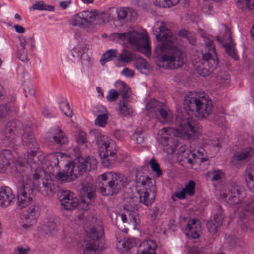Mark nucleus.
Returning a JSON list of instances; mask_svg holds the SVG:
<instances>
[{"mask_svg": "<svg viewBox=\"0 0 254 254\" xmlns=\"http://www.w3.org/2000/svg\"><path fill=\"white\" fill-rule=\"evenodd\" d=\"M2 134L10 143L20 137L22 144L30 150L24 161L18 160L15 165L16 176L21 183L17 194L18 207L22 209L32 202L34 189L44 195H53L57 190V185L52 180L43 178L45 172L39 164V147L31 128L24 127L19 120H13L5 124Z\"/></svg>", "mask_w": 254, "mask_h": 254, "instance_id": "nucleus-1", "label": "nucleus"}, {"mask_svg": "<svg viewBox=\"0 0 254 254\" xmlns=\"http://www.w3.org/2000/svg\"><path fill=\"white\" fill-rule=\"evenodd\" d=\"M157 25L159 33L156 34V38L160 43L154 49V57L160 62L166 63L165 66L169 68L181 67L184 64L185 54L177 46L179 40L164 22H159Z\"/></svg>", "mask_w": 254, "mask_h": 254, "instance_id": "nucleus-2", "label": "nucleus"}, {"mask_svg": "<svg viewBox=\"0 0 254 254\" xmlns=\"http://www.w3.org/2000/svg\"><path fill=\"white\" fill-rule=\"evenodd\" d=\"M62 155L61 153L51 154L47 163V173L56 176L59 181L69 182L74 180L86 171L94 170L97 168V161L95 158L79 157L73 161L66 164L64 170L61 172L59 163L61 160H59V158L62 159Z\"/></svg>", "mask_w": 254, "mask_h": 254, "instance_id": "nucleus-3", "label": "nucleus"}, {"mask_svg": "<svg viewBox=\"0 0 254 254\" xmlns=\"http://www.w3.org/2000/svg\"><path fill=\"white\" fill-rule=\"evenodd\" d=\"M199 129L195 120L191 118H182L177 128L163 127L159 131L162 135L158 138V141L163 149L167 154H172L178 146L177 140L173 137H180L184 139H190L192 136H197Z\"/></svg>", "mask_w": 254, "mask_h": 254, "instance_id": "nucleus-4", "label": "nucleus"}, {"mask_svg": "<svg viewBox=\"0 0 254 254\" xmlns=\"http://www.w3.org/2000/svg\"><path fill=\"white\" fill-rule=\"evenodd\" d=\"M184 108L199 119L207 118L213 111L211 100L204 93L190 92L184 100Z\"/></svg>", "mask_w": 254, "mask_h": 254, "instance_id": "nucleus-5", "label": "nucleus"}, {"mask_svg": "<svg viewBox=\"0 0 254 254\" xmlns=\"http://www.w3.org/2000/svg\"><path fill=\"white\" fill-rule=\"evenodd\" d=\"M110 38L111 40L119 43L128 42L146 56H150L151 48L148 37L145 34L132 30L127 32L113 33L110 34Z\"/></svg>", "mask_w": 254, "mask_h": 254, "instance_id": "nucleus-6", "label": "nucleus"}, {"mask_svg": "<svg viewBox=\"0 0 254 254\" xmlns=\"http://www.w3.org/2000/svg\"><path fill=\"white\" fill-rule=\"evenodd\" d=\"M204 45V50L202 53V61L196 63L195 65L197 73L202 76L210 75L218 64V59L213 41L207 39Z\"/></svg>", "mask_w": 254, "mask_h": 254, "instance_id": "nucleus-7", "label": "nucleus"}, {"mask_svg": "<svg viewBox=\"0 0 254 254\" xmlns=\"http://www.w3.org/2000/svg\"><path fill=\"white\" fill-rule=\"evenodd\" d=\"M135 181L139 202L147 206L151 205L156 195L155 181L148 176L140 174L136 175Z\"/></svg>", "mask_w": 254, "mask_h": 254, "instance_id": "nucleus-8", "label": "nucleus"}, {"mask_svg": "<svg viewBox=\"0 0 254 254\" xmlns=\"http://www.w3.org/2000/svg\"><path fill=\"white\" fill-rule=\"evenodd\" d=\"M103 181L109 180L106 184L99 187V190L103 195H113L118 193L127 184V178L122 174L107 172L99 177Z\"/></svg>", "mask_w": 254, "mask_h": 254, "instance_id": "nucleus-9", "label": "nucleus"}, {"mask_svg": "<svg viewBox=\"0 0 254 254\" xmlns=\"http://www.w3.org/2000/svg\"><path fill=\"white\" fill-rule=\"evenodd\" d=\"M88 242L83 250V254H100L105 250L104 229L99 225L85 230Z\"/></svg>", "mask_w": 254, "mask_h": 254, "instance_id": "nucleus-10", "label": "nucleus"}, {"mask_svg": "<svg viewBox=\"0 0 254 254\" xmlns=\"http://www.w3.org/2000/svg\"><path fill=\"white\" fill-rule=\"evenodd\" d=\"M97 144L102 164L106 167H111L116 159L115 142L108 136L102 135L97 138Z\"/></svg>", "mask_w": 254, "mask_h": 254, "instance_id": "nucleus-11", "label": "nucleus"}, {"mask_svg": "<svg viewBox=\"0 0 254 254\" xmlns=\"http://www.w3.org/2000/svg\"><path fill=\"white\" fill-rule=\"evenodd\" d=\"M98 17L99 15L93 11L84 10L75 15L70 22L73 26H78L87 31H90L93 27V25H90Z\"/></svg>", "mask_w": 254, "mask_h": 254, "instance_id": "nucleus-12", "label": "nucleus"}, {"mask_svg": "<svg viewBox=\"0 0 254 254\" xmlns=\"http://www.w3.org/2000/svg\"><path fill=\"white\" fill-rule=\"evenodd\" d=\"M223 200L232 205L240 204L244 200L246 193L244 188L237 185L231 186L228 190L221 193Z\"/></svg>", "mask_w": 254, "mask_h": 254, "instance_id": "nucleus-13", "label": "nucleus"}, {"mask_svg": "<svg viewBox=\"0 0 254 254\" xmlns=\"http://www.w3.org/2000/svg\"><path fill=\"white\" fill-rule=\"evenodd\" d=\"M222 29L224 30L223 35L222 37L219 35L216 36L217 41L223 45L226 52L229 56L234 60H238L239 56L237 53L235 44L232 40L230 29L225 25H222Z\"/></svg>", "mask_w": 254, "mask_h": 254, "instance_id": "nucleus-14", "label": "nucleus"}, {"mask_svg": "<svg viewBox=\"0 0 254 254\" xmlns=\"http://www.w3.org/2000/svg\"><path fill=\"white\" fill-rule=\"evenodd\" d=\"M146 110L156 115H160L163 119V122H168L172 117V113L163 103L152 99L146 105Z\"/></svg>", "mask_w": 254, "mask_h": 254, "instance_id": "nucleus-15", "label": "nucleus"}, {"mask_svg": "<svg viewBox=\"0 0 254 254\" xmlns=\"http://www.w3.org/2000/svg\"><path fill=\"white\" fill-rule=\"evenodd\" d=\"M58 198L61 205L67 210L76 208L78 205L77 198L73 196V193L70 190H62L58 195Z\"/></svg>", "mask_w": 254, "mask_h": 254, "instance_id": "nucleus-16", "label": "nucleus"}, {"mask_svg": "<svg viewBox=\"0 0 254 254\" xmlns=\"http://www.w3.org/2000/svg\"><path fill=\"white\" fill-rule=\"evenodd\" d=\"M216 210V213L213 218L211 219L207 223L209 232L213 234H216L219 231L224 219L223 210L221 206L217 205Z\"/></svg>", "mask_w": 254, "mask_h": 254, "instance_id": "nucleus-17", "label": "nucleus"}, {"mask_svg": "<svg viewBox=\"0 0 254 254\" xmlns=\"http://www.w3.org/2000/svg\"><path fill=\"white\" fill-rule=\"evenodd\" d=\"M254 154V150L250 147L243 148L236 151L232 158V162L237 165L242 162H248Z\"/></svg>", "mask_w": 254, "mask_h": 254, "instance_id": "nucleus-18", "label": "nucleus"}, {"mask_svg": "<svg viewBox=\"0 0 254 254\" xmlns=\"http://www.w3.org/2000/svg\"><path fill=\"white\" fill-rule=\"evenodd\" d=\"M40 215V209L38 206L32 205L30 206L24 213L25 219L27 222L26 224L22 225V227L24 229H29L34 224L36 219Z\"/></svg>", "mask_w": 254, "mask_h": 254, "instance_id": "nucleus-19", "label": "nucleus"}, {"mask_svg": "<svg viewBox=\"0 0 254 254\" xmlns=\"http://www.w3.org/2000/svg\"><path fill=\"white\" fill-rule=\"evenodd\" d=\"M201 230V226L198 220L191 219L187 224L185 229L186 235L190 239H196L199 237V232Z\"/></svg>", "mask_w": 254, "mask_h": 254, "instance_id": "nucleus-20", "label": "nucleus"}, {"mask_svg": "<svg viewBox=\"0 0 254 254\" xmlns=\"http://www.w3.org/2000/svg\"><path fill=\"white\" fill-rule=\"evenodd\" d=\"M157 244L151 239L141 242L137 248V254H156Z\"/></svg>", "mask_w": 254, "mask_h": 254, "instance_id": "nucleus-21", "label": "nucleus"}, {"mask_svg": "<svg viewBox=\"0 0 254 254\" xmlns=\"http://www.w3.org/2000/svg\"><path fill=\"white\" fill-rule=\"evenodd\" d=\"M15 198L11 189L8 187L0 188V206L6 207L9 206Z\"/></svg>", "mask_w": 254, "mask_h": 254, "instance_id": "nucleus-22", "label": "nucleus"}, {"mask_svg": "<svg viewBox=\"0 0 254 254\" xmlns=\"http://www.w3.org/2000/svg\"><path fill=\"white\" fill-rule=\"evenodd\" d=\"M13 156L10 150L4 149L0 152V173H4L10 168Z\"/></svg>", "mask_w": 254, "mask_h": 254, "instance_id": "nucleus-23", "label": "nucleus"}, {"mask_svg": "<svg viewBox=\"0 0 254 254\" xmlns=\"http://www.w3.org/2000/svg\"><path fill=\"white\" fill-rule=\"evenodd\" d=\"M136 245L134 238H126L121 240H118L117 238L116 248L119 252L125 254H127Z\"/></svg>", "mask_w": 254, "mask_h": 254, "instance_id": "nucleus-24", "label": "nucleus"}, {"mask_svg": "<svg viewBox=\"0 0 254 254\" xmlns=\"http://www.w3.org/2000/svg\"><path fill=\"white\" fill-rule=\"evenodd\" d=\"M53 139L54 142L60 146L65 145L68 142V138L64 132L59 127L51 129Z\"/></svg>", "mask_w": 254, "mask_h": 254, "instance_id": "nucleus-25", "label": "nucleus"}, {"mask_svg": "<svg viewBox=\"0 0 254 254\" xmlns=\"http://www.w3.org/2000/svg\"><path fill=\"white\" fill-rule=\"evenodd\" d=\"M17 108L13 103H8L0 105V122L3 121L11 113H16Z\"/></svg>", "mask_w": 254, "mask_h": 254, "instance_id": "nucleus-26", "label": "nucleus"}, {"mask_svg": "<svg viewBox=\"0 0 254 254\" xmlns=\"http://www.w3.org/2000/svg\"><path fill=\"white\" fill-rule=\"evenodd\" d=\"M88 50V47L87 45L84 43L78 44L72 49V56L74 58H83L85 56Z\"/></svg>", "mask_w": 254, "mask_h": 254, "instance_id": "nucleus-27", "label": "nucleus"}, {"mask_svg": "<svg viewBox=\"0 0 254 254\" xmlns=\"http://www.w3.org/2000/svg\"><path fill=\"white\" fill-rule=\"evenodd\" d=\"M58 103L61 110L67 117L71 118L72 116V110L70 109L69 104L66 99L62 96H59Z\"/></svg>", "mask_w": 254, "mask_h": 254, "instance_id": "nucleus-28", "label": "nucleus"}, {"mask_svg": "<svg viewBox=\"0 0 254 254\" xmlns=\"http://www.w3.org/2000/svg\"><path fill=\"white\" fill-rule=\"evenodd\" d=\"M245 178L248 187L254 192V163L247 168Z\"/></svg>", "mask_w": 254, "mask_h": 254, "instance_id": "nucleus-29", "label": "nucleus"}, {"mask_svg": "<svg viewBox=\"0 0 254 254\" xmlns=\"http://www.w3.org/2000/svg\"><path fill=\"white\" fill-rule=\"evenodd\" d=\"M57 228V223L56 219L53 218H49L47 220L44 226L42 229L43 233L47 236H50L53 234Z\"/></svg>", "mask_w": 254, "mask_h": 254, "instance_id": "nucleus-30", "label": "nucleus"}, {"mask_svg": "<svg viewBox=\"0 0 254 254\" xmlns=\"http://www.w3.org/2000/svg\"><path fill=\"white\" fill-rule=\"evenodd\" d=\"M238 8L243 11H250L254 14V0H236Z\"/></svg>", "mask_w": 254, "mask_h": 254, "instance_id": "nucleus-31", "label": "nucleus"}, {"mask_svg": "<svg viewBox=\"0 0 254 254\" xmlns=\"http://www.w3.org/2000/svg\"><path fill=\"white\" fill-rule=\"evenodd\" d=\"M118 52L116 49H111L108 50L104 53L100 60V64L104 65L105 64L109 61L114 60L118 61Z\"/></svg>", "mask_w": 254, "mask_h": 254, "instance_id": "nucleus-32", "label": "nucleus"}, {"mask_svg": "<svg viewBox=\"0 0 254 254\" xmlns=\"http://www.w3.org/2000/svg\"><path fill=\"white\" fill-rule=\"evenodd\" d=\"M118 61L127 64L133 60V54L130 51L124 49L121 53H118Z\"/></svg>", "mask_w": 254, "mask_h": 254, "instance_id": "nucleus-33", "label": "nucleus"}, {"mask_svg": "<svg viewBox=\"0 0 254 254\" xmlns=\"http://www.w3.org/2000/svg\"><path fill=\"white\" fill-rule=\"evenodd\" d=\"M19 41L21 48L18 50L17 58L23 62H27L28 59L25 51L26 40L23 37L21 36L19 38Z\"/></svg>", "mask_w": 254, "mask_h": 254, "instance_id": "nucleus-34", "label": "nucleus"}, {"mask_svg": "<svg viewBox=\"0 0 254 254\" xmlns=\"http://www.w3.org/2000/svg\"><path fill=\"white\" fill-rule=\"evenodd\" d=\"M119 92L124 99L128 98L130 96V89L129 87L124 82L119 81L116 82Z\"/></svg>", "mask_w": 254, "mask_h": 254, "instance_id": "nucleus-35", "label": "nucleus"}, {"mask_svg": "<svg viewBox=\"0 0 254 254\" xmlns=\"http://www.w3.org/2000/svg\"><path fill=\"white\" fill-rule=\"evenodd\" d=\"M115 10V12L117 13L118 16V19L120 21H124L126 18L127 17L128 12L131 11L127 8H123V7H117L115 9L112 8L111 10L112 12Z\"/></svg>", "mask_w": 254, "mask_h": 254, "instance_id": "nucleus-36", "label": "nucleus"}, {"mask_svg": "<svg viewBox=\"0 0 254 254\" xmlns=\"http://www.w3.org/2000/svg\"><path fill=\"white\" fill-rule=\"evenodd\" d=\"M119 109L122 114L124 116H128L133 112L132 109L125 100H121L119 104Z\"/></svg>", "mask_w": 254, "mask_h": 254, "instance_id": "nucleus-37", "label": "nucleus"}, {"mask_svg": "<svg viewBox=\"0 0 254 254\" xmlns=\"http://www.w3.org/2000/svg\"><path fill=\"white\" fill-rule=\"evenodd\" d=\"M30 10H47L49 11H53L54 7L50 5H47L41 1L36 2L30 8Z\"/></svg>", "mask_w": 254, "mask_h": 254, "instance_id": "nucleus-38", "label": "nucleus"}, {"mask_svg": "<svg viewBox=\"0 0 254 254\" xmlns=\"http://www.w3.org/2000/svg\"><path fill=\"white\" fill-rule=\"evenodd\" d=\"M134 65L136 68L141 73L143 72V70H146L148 68V64L142 58H137L134 62Z\"/></svg>", "mask_w": 254, "mask_h": 254, "instance_id": "nucleus-39", "label": "nucleus"}, {"mask_svg": "<svg viewBox=\"0 0 254 254\" xmlns=\"http://www.w3.org/2000/svg\"><path fill=\"white\" fill-rule=\"evenodd\" d=\"M83 190L86 194L88 198L90 200H92L95 198V190L93 187L91 186L90 184H87L82 188Z\"/></svg>", "mask_w": 254, "mask_h": 254, "instance_id": "nucleus-40", "label": "nucleus"}, {"mask_svg": "<svg viewBox=\"0 0 254 254\" xmlns=\"http://www.w3.org/2000/svg\"><path fill=\"white\" fill-rule=\"evenodd\" d=\"M245 215L250 216V219L254 220V200L249 202L245 207Z\"/></svg>", "mask_w": 254, "mask_h": 254, "instance_id": "nucleus-41", "label": "nucleus"}, {"mask_svg": "<svg viewBox=\"0 0 254 254\" xmlns=\"http://www.w3.org/2000/svg\"><path fill=\"white\" fill-rule=\"evenodd\" d=\"M209 174L212 175L211 181L213 182L221 181L224 177V173L220 170L211 171Z\"/></svg>", "mask_w": 254, "mask_h": 254, "instance_id": "nucleus-42", "label": "nucleus"}, {"mask_svg": "<svg viewBox=\"0 0 254 254\" xmlns=\"http://www.w3.org/2000/svg\"><path fill=\"white\" fill-rule=\"evenodd\" d=\"M108 119V114H101L97 116L95 124L101 127H105Z\"/></svg>", "mask_w": 254, "mask_h": 254, "instance_id": "nucleus-43", "label": "nucleus"}, {"mask_svg": "<svg viewBox=\"0 0 254 254\" xmlns=\"http://www.w3.org/2000/svg\"><path fill=\"white\" fill-rule=\"evenodd\" d=\"M195 188V183L193 181H190L183 189L187 194L190 196H192L194 194V190Z\"/></svg>", "mask_w": 254, "mask_h": 254, "instance_id": "nucleus-44", "label": "nucleus"}, {"mask_svg": "<svg viewBox=\"0 0 254 254\" xmlns=\"http://www.w3.org/2000/svg\"><path fill=\"white\" fill-rule=\"evenodd\" d=\"M149 165L152 170L156 173L157 177H159L162 174V171L160 168V166L154 158H152L149 161Z\"/></svg>", "mask_w": 254, "mask_h": 254, "instance_id": "nucleus-45", "label": "nucleus"}, {"mask_svg": "<svg viewBox=\"0 0 254 254\" xmlns=\"http://www.w3.org/2000/svg\"><path fill=\"white\" fill-rule=\"evenodd\" d=\"M230 76L229 73L225 71H221L218 74V80L222 83H227L230 80Z\"/></svg>", "mask_w": 254, "mask_h": 254, "instance_id": "nucleus-46", "label": "nucleus"}, {"mask_svg": "<svg viewBox=\"0 0 254 254\" xmlns=\"http://www.w3.org/2000/svg\"><path fill=\"white\" fill-rule=\"evenodd\" d=\"M178 159L181 161L188 163L190 164H192L193 163V161L190 158V154H189V153L187 151L184 152V154L178 155Z\"/></svg>", "mask_w": 254, "mask_h": 254, "instance_id": "nucleus-47", "label": "nucleus"}, {"mask_svg": "<svg viewBox=\"0 0 254 254\" xmlns=\"http://www.w3.org/2000/svg\"><path fill=\"white\" fill-rule=\"evenodd\" d=\"M119 95L118 91L115 89H111L108 91L107 99L109 102H114L118 98Z\"/></svg>", "mask_w": 254, "mask_h": 254, "instance_id": "nucleus-48", "label": "nucleus"}, {"mask_svg": "<svg viewBox=\"0 0 254 254\" xmlns=\"http://www.w3.org/2000/svg\"><path fill=\"white\" fill-rule=\"evenodd\" d=\"M133 138L134 139L137 144H141L144 141V138L142 136V131L139 130L134 133Z\"/></svg>", "mask_w": 254, "mask_h": 254, "instance_id": "nucleus-49", "label": "nucleus"}, {"mask_svg": "<svg viewBox=\"0 0 254 254\" xmlns=\"http://www.w3.org/2000/svg\"><path fill=\"white\" fill-rule=\"evenodd\" d=\"M87 141L86 134L83 131H80L77 138L78 144H84Z\"/></svg>", "mask_w": 254, "mask_h": 254, "instance_id": "nucleus-50", "label": "nucleus"}, {"mask_svg": "<svg viewBox=\"0 0 254 254\" xmlns=\"http://www.w3.org/2000/svg\"><path fill=\"white\" fill-rule=\"evenodd\" d=\"M122 74L127 77H131L134 76L133 71L128 67H126L122 71Z\"/></svg>", "mask_w": 254, "mask_h": 254, "instance_id": "nucleus-51", "label": "nucleus"}, {"mask_svg": "<svg viewBox=\"0 0 254 254\" xmlns=\"http://www.w3.org/2000/svg\"><path fill=\"white\" fill-rule=\"evenodd\" d=\"M26 45H29L31 51L35 49V40L34 37H31L26 40Z\"/></svg>", "mask_w": 254, "mask_h": 254, "instance_id": "nucleus-52", "label": "nucleus"}, {"mask_svg": "<svg viewBox=\"0 0 254 254\" xmlns=\"http://www.w3.org/2000/svg\"><path fill=\"white\" fill-rule=\"evenodd\" d=\"M29 251V248H23L19 247L14 250L15 254H27Z\"/></svg>", "mask_w": 254, "mask_h": 254, "instance_id": "nucleus-53", "label": "nucleus"}, {"mask_svg": "<svg viewBox=\"0 0 254 254\" xmlns=\"http://www.w3.org/2000/svg\"><path fill=\"white\" fill-rule=\"evenodd\" d=\"M129 217L130 219V221L131 222L136 224L137 223V215L136 212L135 211H131L129 214Z\"/></svg>", "mask_w": 254, "mask_h": 254, "instance_id": "nucleus-54", "label": "nucleus"}, {"mask_svg": "<svg viewBox=\"0 0 254 254\" xmlns=\"http://www.w3.org/2000/svg\"><path fill=\"white\" fill-rule=\"evenodd\" d=\"M186 192L183 189L180 191H176L175 196L179 199H183L185 198Z\"/></svg>", "mask_w": 254, "mask_h": 254, "instance_id": "nucleus-55", "label": "nucleus"}, {"mask_svg": "<svg viewBox=\"0 0 254 254\" xmlns=\"http://www.w3.org/2000/svg\"><path fill=\"white\" fill-rule=\"evenodd\" d=\"M180 0H164L168 7L175 5L180 2Z\"/></svg>", "mask_w": 254, "mask_h": 254, "instance_id": "nucleus-56", "label": "nucleus"}, {"mask_svg": "<svg viewBox=\"0 0 254 254\" xmlns=\"http://www.w3.org/2000/svg\"><path fill=\"white\" fill-rule=\"evenodd\" d=\"M186 38L188 39L190 44H191L192 45H195L196 43V40L193 34L190 33L189 34V36H187Z\"/></svg>", "mask_w": 254, "mask_h": 254, "instance_id": "nucleus-57", "label": "nucleus"}, {"mask_svg": "<svg viewBox=\"0 0 254 254\" xmlns=\"http://www.w3.org/2000/svg\"><path fill=\"white\" fill-rule=\"evenodd\" d=\"M14 28L15 31L18 33L22 34L25 32V29L21 25H15Z\"/></svg>", "mask_w": 254, "mask_h": 254, "instance_id": "nucleus-58", "label": "nucleus"}, {"mask_svg": "<svg viewBox=\"0 0 254 254\" xmlns=\"http://www.w3.org/2000/svg\"><path fill=\"white\" fill-rule=\"evenodd\" d=\"M42 115L46 118H52L53 117L51 113L47 108H44L43 109Z\"/></svg>", "mask_w": 254, "mask_h": 254, "instance_id": "nucleus-59", "label": "nucleus"}, {"mask_svg": "<svg viewBox=\"0 0 254 254\" xmlns=\"http://www.w3.org/2000/svg\"><path fill=\"white\" fill-rule=\"evenodd\" d=\"M190 32L186 30H180L178 32V35L183 38H187L189 36Z\"/></svg>", "mask_w": 254, "mask_h": 254, "instance_id": "nucleus-60", "label": "nucleus"}, {"mask_svg": "<svg viewBox=\"0 0 254 254\" xmlns=\"http://www.w3.org/2000/svg\"><path fill=\"white\" fill-rule=\"evenodd\" d=\"M97 111L101 114H107V111L104 106L100 105L97 107Z\"/></svg>", "mask_w": 254, "mask_h": 254, "instance_id": "nucleus-61", "label": "nucleus"}, {"mask_svg": "<svg viewBox=\"0 0 254 254\" xmlns=\"http://www.w3.org/2000/svg\"><path fill=\"white\" fill-rule=\"evenodd\" d=\"M96 90L98 93V97L100 98H102L104 97V93L102 89L99 87H97L96 88Z\"/></svg>", "mask_w": 254, "mask_h": 254, "instance_id": "nucleus-62", "label": "nucleus"}, {"mask_svg": "<svg viewBox=\"0 0 254 254\" xmlns=\"http://www.w3.org/2000/svg\"><path fill=\"white\" fill-rule=\"evenodd\" d=\"M69 3L70 1L68 2L67 1H64L60 2V5L63 9H66L68 6V3Z\"/></svg>", "mask_w": 254, "mask_h": 254, "instance_id": "nucleus-63", "label": "nucleus"}, {"mask_svg": "<svg viewBox=\"0 0 254 254\" xmlns=\"http://www.w3.org/2000/svg\"><path fill=\"white\" fill-rule=\"evenodd\" d=\"M189 150L188 149H186L184 146L183 145L181 146L179 149L178 151V155H181V154H184V152Z\"/></svg>", "mask_w": 254, "mask_h": 254, "instance_id": "nucleus-64", "label": "nucleus"}]
</instances>
